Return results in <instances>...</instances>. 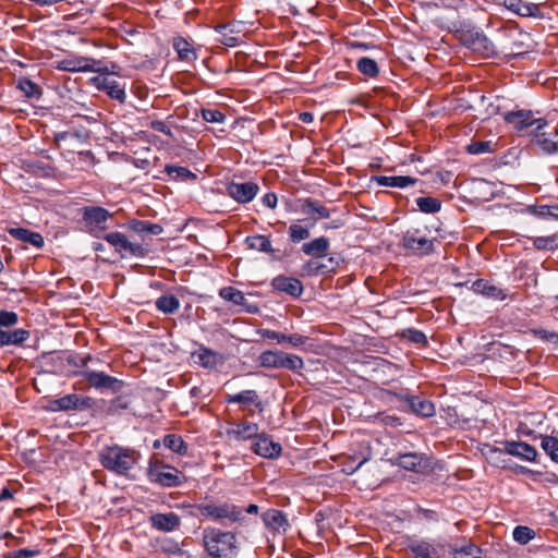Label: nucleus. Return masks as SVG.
<instances>
[{"instance_id": "nucleus-34", "label": "nucleus", "mask_w": 558, "mask_h": 558, "mask_svg": "<svg viewBox=\"0 0 558 558\" xmlns=\"http://www.w3.org/2000/svg\"><path fill=\"white\" fill-rule=\"evenodd\" d=\"M173 48L178 52L179 59L182 61L193 62L197 59V52L193 43H190L185 37H174Z\"/></svg>"}, {"instance_id": "nucleus-39", "label": "nucleus", "mask_w": 558, "mask_h": 558, "mask_svg": "<svg viewBox=\"0 0 558 558\" xmlns=\"http://www.w3.org/2000/svg\"><path fill=\"white\" fill-rule=\"evenodd\" d=\"M162 445L179 456H187L189 453V446L180 435H165L162 438Z\"/></svg>"}, {"instance_id": "nucleus-40", "label": "nucleus", "mask_w": 558, "mask_h": 558, "mask_svg": "<svg viewBox=\"0 0 558 558\" xmlns=\"http://www.w3.org/2000/svg\"><path fill=\"white\" fill-rule=\"evenodd\" d=\"M450 553L453 558H481L483 551L481 547L469 542L460 547L450 545Z\"/></svg>"}, {"instance_id": "nucleus-11", "label": "nucleus", "mask_w": 558, "mask_h": 558, "mask_svg": "<svg viewBox=\"0 0 558 558\" xmlns=\"http://www.w3.org/2000/svg\"><path fill=\"white\" fill-rule=\"evenodd\" d=\"M501 452H506L527 462H535L538 457V452L535 447L527 442L515 440H506L504 442L502 449L497 447H489L488 451L486 452V457L489 460H494V457Z\"/></svg>"}, {"instance_id": "nucleus-16", "label": "nucleus", "mask_w": 558, "mask_h": 558, "mask_svg": "<svg viewBox=\"0 0 558 558\" xmlns=\"http://www.w3.org/2000/svg\"><path fill=\"white\" fill-rule=\"evenodd\" d=\"M259 192V185L253 181L230 182L227 184V194L239 204L252 202Z\"/></svg>"}, {"instance_id": "nucleus-45", "label": "nucleus", "mask_w": 558, "mask_h": 558, "mask_svg": "<svg viewBox=\"0 0 558 558\" xmlns=\"http://www.w3.org/2000/svg\"><path fill=\"white\" fill-rule=\"evenodd\" d=\"M415 203L420 211L424 214H436L441 209V202L432 196L417 197Z\"/></svg>"}, {"instance_id": "nucleus-19", "label": "nucleus", "mask_w": 558, "mask_h": 558, "mask_svg": "<svg viewBox=\"0 0 558 558\" xmlns=\"http://www.w3.org/2000/svg\"><path fill=\"white\" fill-rule=\"evenodd\" d=\"M218 295L222 300L230 302L233 305L241 306L242 311L245 313L257 314L259 312V307L256 304L248 303L244 296V293L234 287L227 286L220 288Z\"/></svg>"}, {"instance_id": "nucleus-54", "label": "nucleus", "mask_w": 558, "mask_h": 558, "mask_svg": "<svg viewBox=\"0 0 558 558\" xmlns=\"http://www.w3.org/2000/svg\"><path fill=\"white\" fill-rule=\"evenodd\" d=\"M471 155H481L493 151V143L490 141L471 142L465 147Z\"/></svg>"}, {"instance_id": "nucleus-60", "label": "nucleus", "mask_w": 558, "mask_h": 558, "mask_svg": "<svg viewBox=\"0 0 558 558\" xmlns=\"http://www.w3.org/2000/svg\"><path fill=\"white\" fill-rule=\"evenodd\" d=\"M160 550L165 554L186 556L187 558H190L187 551L182 549L180 545L173 541L163 542V544L160 546Z\"/></svg>"}, {"instance_id": "nucleus-51", "label": "nucleus", "mask_w": 558, "mask_h": 558, "mask_svg": "<svg viewBox=\"0 0 558 558\" xmlns=\"http://www.w3.org/2000/svg\"><path fill=\"white\" fill-rule=\"evenodd\" d=\"M512 535L515 542L525 545L535 537V532L529 526L518 525L514 527Z\"/></svg>"}, {"instance_id": "nucleus-13", "label": "nucleus", "mask_w": 558, "mask_h": 558, "mask_svg": "<svg viewBox=\"0 0 558 558\" xmlns=\"http://www.w3.org/2000/svg\"><path fill=\"white\" fill-rule=\"evenodd\" d=\"M504 120L513 126L518 132L533 128L532 130H543L548 121L544 118L535 119L531 110L508 111L504 114Z\"/></svg>"}, {"instance_id": "nucleus-28", "label": "nucleus", "mask_w": 558, "mask_h": 558, "mask_svg": "<svg viewBox=\"0 0 558 558\" xmlns=\"http://www.w3.org/2000/svg\"><path fill=\"white\" fill-rule=\"evenodd\" d=\"M372 181L379 186L405 189L415 185L418 179L410 175H374L372 177Z\"/></svg>"}, {"instance_id": "nucleus-56", "label": "nucleus", "mask_w": 558, "mask_h": 558, "mask_svg": "<svg viewBox=\"0 0 558 558\" xmlns=\"http://www.w3.org/2000/svg\"><path fill=\"white\" fill-rule=\"evenodd\" d=\"M302 271L305 275L313 276V277L320 276V275L325 276L323 265L317 258H312V259L307 260L302 266Z\"/></svg>"}, {"instance_id": "nucleus-18", "label": "nucleus", "mask_w": 558, "mask_h": 558, "mask_svg": "<svg viewBox=\"0 0 558 558\" xmlns=\"http://www.w3.org/2000/svg\"><path fill=\"white\" fill-rule=\"evenodd\" d=\"M533 136L532 145L538 147L545 155L558 154V132L554 129L550 132L543 130H531L529 132Z\"/></svg>"}, {"instance_id": "nucleus-33", "label": "nucleus", "mask_w": 558, "mask_h": 558, "mask_svg": "<svg viewBox=\"0 0 558 558\" xmlns=\"http://www.w3.org/2000/svg\"><path fill=\"white\" fill-rule=\"evenodd\" d=\"M47 437L51 440L53 451L59 452L61 457L63 452H68V445L70 441V432L66 428L50 427Z\"/></svg>"}, {"instance_id": "nucleus-63", "label": "nucleus", "mask_w": 558, "mask_h": 558, "mask_svg": "<svg viewBox=\"0 0 558 558\" xmlns=\"http://www.w3.org/2000/svg\"><path fill=\"white\" fill-rule=\"evenodd\" d=\"M37 554H38V550L21 548V549L9 551V553L4 554V558H33Z\"/></svg>"}, {"instance_id": "nucleus-7", "label": "nucleus", "mask_w": 558, "mask_h": 558, "mask_svg": "<svg viewBox=\"0 0 558 558\" xmlns=\"http://www.w3.org/2000/svg\"><path fill=\"white\" fill-rule=\"evenodd\" d=\"M146 475L151 484L163 488L179 487L185 482V475L180 470L156 456L149 459Z\"/></svg>"}, {"instance_id": "nucleus-50", "label": "nucleus", "mask_w": 558, "mask_h": 558, "mask_svg": "<svg viewBox=\"0 0 558 558\" xmlns=\"http://www.w3.org/2000/svg\"><path fill=\"white\" fill-rule=\"evenodd\" d=\"M532 49H533V46L531 44L525 45V48H524L523 43L514 41L509 49L506 46H502V49L500 50V52L504 53L506 57L518 58V57L524 56Z\"/></svg>"}, {"instance_id": "nucleus-49", "label": "nucleus", "mask_w": 558, "mask_h": 558, "mask_svg": "<svg viewBox=\"0 0 558 558\" xmlns=\"http://www.w3.org/2000/svg\"><path fill=\"white\" fill-rule=\"evenodd\" d=\"M324 268L325 276H330L337 272L344 258L339 253H332L328 256L326 262H320Z\"/></svg>"}, {"instance_id": "nucleus-55", "label": "nucleus", "mask_w": 558, "mask_h": 558, "mask_svg": "<svg viewBox=\"0 0 558 558\" xmlns=\"http://www.w3.org/2000/svg\"><path fill=\"white\" fill-rule=\"evenodd\" d=\"M201 117L204 121L209 123H223L226 121V114L218 109H206L201 110Z\"/></svg>"}, {"instance_id": "nucleus-24", "label": "nucleus", "mask_w": 558, "mask_h": 558, "mask_svg": "<svg viewBox=\"0 0 558 558\" xmlns=\"http://www.w3.org/2000/svg\"><path fill=\"white\" fill-rule=\"evenodd\" d=\"M271 287L279 292H284L293 298L301 296L304 291L301 280L283 275L276 276L271 280Z\"/></svg>"}, {"instance_id": "nucleus-31", "label": "nucleus", "mask_w": 558, "mask_h": 558, "mask_svg": "<svg viewBox=\"0 0 558 558\" xmlns=\"http://www.w3.org/2000/svg\"><path fill=\"white\" fill-rule=\"evenodd\" d=\"M8 232L13 239L31 244L36 248H41L45 244L44 236L39 232L26 228H11Z\"/></svg>"}, {"instance_id": "nucleus-15", "label": "nucleus", "mask_w": 558, "mask_h": 558, "mask_svg": "<svg viewBox=\"0 0 558 558\" xmlns=\"http://www.w3.org/2000/svg\"><path fill=\"white\" fill-rule=\"evenodd\" d=\"M456 39L462 47L477 53L484 58H493L500 53L497 46L489 37H451Z\"/></svg>"}, {"instance_id": "nucleus-22", "label": "nucleus", "mask_w": 558, "mask_h": 558, "mask_svg": "<svg viewBox=\"0 0 558 558\" xmlns=\"http://www.w3.org/2000/svg\"><path fill=\"white\" fill-rule=\"evenodd\" d=\"M260 518L266 529L274 533H286L290 527L287 514L279 509H268Z\"/></svg>"}, {"instance_id": "nucleus-4", "label": "nucleus", "mask_w": 558, "mask_h": 558, "mask_svg": "<svg viewBox=\"0 0 558 558\" xmlns=\"http://www.w3.org/2000/svg\"><path fill=\"white\" fill-rule=\"evenodd\" d=\"M141 458L135 449L119 445L106 446L99 452L100 464L119 476H129Z\"/></svg>"}, {"instance_id": "nucleus-61", "label": "nucleus", "mask_w": 558, "mask_h": 558, "mask_svg": "<svg viewBox=\"0 0 558 558\" xmlns=\"http://www.w3.org/2000/svg\"><path fill=\"white\" fill-rule=\"evenodd\" d=\"M310 338L300 333L286 335V342L292 348H302L308 342Z\"/></svg>"}, {"instance_id": "nucleus-30", "label": "nucleus", "mask_w": 558, "mask_h": 558, "mask_svg": "<svg viewBox=\"0 0 558 558\" xmlns=\"http://www.w3.org/2000/svg\"><path fill=\"white\" fill-rule=\"evenodd\" d=\"M330 247L329 239L326 236L315 238L310 242L302 244L301 251L313 258H323L327 256V252Z\"/></svg>"}, {"instance_id": "nucleus-5", "label": "nucleus", "mask_w": 558, "mask_h": 558, "mask_svg": "<svg viewBox=\"0 0 558 558\" xmlns=\"http://www.w3.org/2000/svg\"><path fill=\"white\" fill-rule=\"evenodd\" d=\"M203 546L210 558H234L238 555L236 535L217 527H206Z\"/></svg>"}, {"instance_id": "nucleus-36", "label": "nucleus", "mask_w": 558, "mask_h": 558, "mask_svg": "<svg viewBox=\"0 0 558 558\" xmlns=\"http://www.w3.org/2000/svg\"><path fill=\"white\" fill-rule=\"evenodd\" d=\"M72 154H75V156L72 158V167H74L76 170L88 171L96 163L95 156L89 149H72Z\"/></svg>"}, {"instance_id": "nucleus-21", "label": "nucleus", "mask_w": 558, "mask_h": 558, "mask_svg": "<svg viewBox=\"0 0 558 558\" xmlns=\"http://www.w3.org/2000/svg\"><path fill=\"white\" fill-rule=\"evenodd\" d=\"M148 522L151 529L163 533L177 531L181 526V518L174 512L153 513Z\"/></svg>"}, {"instance_id": "nucleus-14", "label": "nucleus", "mask_w": 558, "mask_h": 558, "mask_svg": "<svg viewBox=\"0 0 558 558\" xmlns=\"http://www.w3.org/2000/svg\"><path fill=\"white\" fill-rule=\"evenodd\" d=\"M386 392L403 401L408 405L409 411L417 416L432 417L436 413L435 404L430 400L409 393H397L391 390H386Z\"/></svg>"}, {"instance_id": "nucleus-58", "label": "nucleus", "mask_w": 558, "mask_h": 558, "mask_svg": "<svg viewBox=\"0 0 558 558\" xmlns=\"http://www.w3.org/2000/svg\"><path fill=\"white\" fill-rule=\"evenodd\" d=\"M129 407L130 401L125 397L119 396L110 401L108 413L112 415L119 414L121 411L129 409Z\"/></svg>"}, {"instance_id": "nucleus-38", "label": "nucleus", "mask_w": 558, "mask_h": 558, "mask_svg": "<svg viewBox=\"0 0 558 558\" xmlns=\"http://www.w3.org/2000/svg\"><path fill=\"white\" fill-rule=\"evenodd\" d=\"M128 228L137 234H154L159 235L163 229L158 223H153L145 220L132 219L128 222Z\"/></svg>"}, {"instance_id": "nucleus-17", "label": "nucleus", "mask_w": 558, "mask_h": 558, "mask_svg": "<svg viewBox=\"0 0 558 558\" xmlns=\"http://www.w3.org/2000/svg\"><path fill=\"white\" fill-rule=\"evenodd\" d=\"M252 450L254 453L263 458L274 460L281 456L282 446L279 442L274 441L266 433H262L253 441Z\"/></svg>"}, {"instance_id": "nucleus-6", "label": "nucleus", "mask_w": 558, "mask_h": 558, "mask_svg": "<svg viewBox=\"0 0 558 558\" xmlns=\"http://www.w3.org/2000/svg\"><path fill=\"white\" fill-rule=\"evenodd\" d=\"M193 508L195 510L194 515L217 522L228 520L230 523H243L245 519L242 507L228 501L216 504L210 500L209 502L196 504Z\"/></svg>"}, {"instance_id": "nucleus-64", "label": "nucleus", "mask_w": 558, "mask_h": 558, "mask_svg": "<svg viewBox=\"0 0 558 558\" xmlns=\"http://www.w3.org/2000/svg\"><path fill=\"white\" fill-rule=\"evenodd\" d=\"M533 332L537 338L544 341L558 344V333L555 331H549L546 329H534Z\"/></svg>"}, {"instance_id": "nucleus-47", "label": "nucleus", "mask_w": 558, "mask_h": 558, "mask_svg": "<svg viewBox=\"0 0 558 558\" xmlns=\"http://www.w3.org/2000/svg\"><path fill=\"white\" fill-rule=\"evenodd\" d=\"M288 233L289 240L292 243H300L310 238V229L299 222L291 223Z\"/></svg>"}, {"instance_id": "nucleus-57", "label": "nucleus", "mask_w": 558, "mask_h": 558, "mask_svg": "<svg viewBox=\"0 0 558 558\" xmlns=\"http://www.w3.org/2000/svg\"><path fill=\"white\" fill-rule=\"evenodd\" d=\"M19 316L15 312L12 311H3L0 308V330H4V328L13 327L17 324Z\"/></svg>"}, {"instance_id": "nucleus-25", "label": "nucleus", "mask_w": 558, "mask_h": 558, "mask_svg": "<svg viewBox=\"0 0 558 558\" xmlns=\"http://www.w3.org/2000/svg\"><path fill=\"white\" fill-rule=\"evenodd\" d=\"M74 411L83 412L85 418L94 417L98 411V401L89 396L72 393V412Z\"/></svg>"}, {"instance_id": "nucleus-32", "label": "nucleus", "mask_w": 558, "mask_h": 558, "mask_svg": "<svg viewBox=\"0 0 558 558\" xmlns=\"http://www.w3.org/2000/svg\"><path fill=\"white\" fill-rule=\"evenodd\" d=\"M31 332L24 328H16L13 330H0V348L9 345H21L27 341Z\"/></svg>"}, {"instance_id": "nucleus-42", "label": "nucleus", "mask_w": 558, "mask_h": 558, "mask_svg": "<svg viewBox=\"0 0 558 558\" xmlns=\"http://www.w3.org/2000/svg\"><path fill=\"white\" fill-rule=\"evenodd\" d=\"M155 306L163 314H173L180 308V300L175 295L163 294L156 300Z\"/></svg>"}, {"instance_id": "nucleus-37", "label": "nucleus", "mask_w": 558, "mask_h": 558, "mask_svg": "<svg viewBox=\"0 0 558 558\" xmlns=\"http://www.w3.org/2000/svg\"><path fill=\"white\" fill-rule=\"evenodd\" d=\"M163 171L170 180L177 182H189L197 179L195 173H193L189 168L182 166L166 165Z\"/></svg>"}, {"instance_id": "nucleus-43", "label": "nucleus", "mask_w": 558, "mask_h": 558, "mask_svg": "<svg viewBox=\"0 0 558 558\" xmlns=\"http://www.w3.org/2000/svg\"><path fill=\"white\" fill-rule=\"evenodd\" d=\"M541 448L554 463H558V438L550 435H539Z\"/></svg>"}, {"instance_id": "nucleus-52", "label": "nucleus", "mask_w": 558, "mask_h": 558, "mask_svg": "<svg viewBox=\"0 0 558 558\" xmlns=\"http://www.w3.org/2000/svg\"><path fill=\"white\" fill-rule=\"evenodd\" d=\"M402 338L422 347H425L428 343L426 335L422 330L415 328L404 329L402 331Z\"/></svg>"}, {"instance_id": "nucleus-20", "label": "nucleus", "mask_w": 558, "mask_h": 558, "mask_svg": "<svg viewBox=\"0 0 558 558\" xmlns=\"http://www.w3.org/2000/svg\"><path fill=\"white\" fill-rule=\"evenodd\" d=\"M195 364L206 369H215L225 362V357L217 351H214L204 344H199L198 349L191 354Z\"/></svg>"}, {"instance_id": "nucleus-27", "label": "nucleus", "mask_w": 558, "mask_h": 558, "mask_svg": "<svg viewBox=\"0 0 558 558\" xmlns=\"http://www.w3.org/2000/svg\"><path fill=\"white\" fill-rule=\"evenodd\" d=\"M390 461L393 465L412 472H420L421 469L425 468L424 457L415 452L398 453Z\"/></svg>"}, {"instance_id": "nucleus-10", "label": "nucleus", "mask_w": 558, "mask_h": 558, "mask_svg": "<svg viewBox=\"0 0 558 558\" xmlns=\"http://www.w3.org/2000/svg\"><path fill=\"white\" fill-rule=\"evenodd\" d=\"M401 244L404 250L415 256H428L435 252V239L422 234L420 228H412L402 234Z\"/></svg>"}, {"instance_id": "nucleus-23", "label": "nucleus", "mask_w": 558, "mask_h": 558, "mask_svg": "<svg viewBox=\"0 0 558 558\" xmlns=\"http://www.w3.org/2000/svg\"><path fill=\"white\" fill-rule=\"evenodd\" d=\"M472 291L486 299L504 301L509 296L508 290L502 289L486 279H477L472 283Z\"/></svg>"}, {"instance_id": "nucleus-53", "label": "nucleus", "mask_w": 558, "mask_h": 558, "mask_svg": "<svg viewBox=\"0 0 558 558\" xmlns=\"http://www.w3.org/2000/svg\"><path fill=\"white\" fill-rule=\"evenodd\" d=\"M17 86L24 93V95L28 98L38 99L41 95V90H40L39 86L28 78L20 80Z\"/></svg>"}, {"instance_id": "nucleus-1", "label": "nucleus", "mask_w": 558, "mask_h": 558, "mask_svg": "<svg viewBox=\"0 0 558 558\" xmlns=\"http://www.w3.org/2000/svg\"><path fill=\"white\" fill-rule=\"evenodd\" d=\"M120 68L114 62H106L100 59L72 54V73H98L97 75L89 77L88 82L95 85L99 90L105 92L111 99H116L123 104L126 99L125 83H121L110 76V74H116V70Z\"/></svg>"}, {"instance_id": "nucleus-26", "label": "nucleus", "mask_w": 558, "mask_h": 558, "mask_svg": "<svg viewBox=\"0 0 558 558\" xmlns=\"http://www.w3.org/2000/svg\"><path fill=\"white\" fill-rule=\"evenodd\" d=\"M300 210L304 215L313 216L312 227L320 219H328L331 216V210L323 205L319 201L313 198H305L301 203Z\"/></svg>"}, {"instance_id": "nucleus-3", "label": "nucleus", "mask_w": 558, "mask_h": 558, "mask_svg": "<svg viewBox=\"0 0 558 558\" xmlns=\"http://www.w3.org/2000/svg\"><path fill=\"white\" fill-rule=\"evenodd\" d=\"M73 204L77 206L74 210L76 229L94 238L104 239L108 233L106 232L109 229L108 222L113 219V214L101 206Z\"/></svg>"}, {"instance_id": "nucleus-62", "label": "nucleus", "mask_w": 558, "mask_h": 558, "mask_svg": "<svg viewBox=\"0 0 558 558\" xmlns=\"http://www.w3.org/2000/svg\"><path fill=\"white\" fill-rule=\"evenodd\" d=\"M258 333L264 339L275 340V341H277V343H284L286 342V333L279 332L277 330L259 329Z\"/></svg>"}, {"instance_id": "nucleus-2", "label": "nucleus", "mask_w": 558, "mask_h": 558, "mask_svg": "<svg viewBox=\"0 0 558 558\" xmlns=\"http://www.w3.org/2000/svg\"><path fill=\"white\" fill-rule=\"evenodd\" d=\"M90 360V354H72V379H75L72 388L84 390L93 387L98 390H109L113 393L121 391L124 381L105 372L89 369L87 362Z\"/></svg>"}, {"instance_id": "nucleus-9", "label": "nucleus", "mask_w": 558, "mask_h": 558, "mask_svg": "<svg viewBox=\"0 0 558 558\" xmlns=\"http://www.w3.org/2000/svg\"><path fill=\"white\" fill-rule=\"evenodd\" d=\"M104 240L110 244L121 258H143L149 253V248L142 243L131 241L124 233L114 231L104 235Z\"/></svg>"}, {"instance_id": "nucleus-48", "label": "nucleus", "mask_w": 558, "mask_h": 558, "mask_svg": "<svg viewBox=\"0 0 558 558\" xmlns=\"http://www.w3.org/2000/svg\"><path fill=\"white\" fill-rule=\"evenodd\" d=\"M413 558H435L436 549L428 543L421 542L410 546Z\"/></svg>"}, {"instance_id": "nucleus-59", "label": "nucleus", "mask_w": 558, "mask_h": 558, "mask_svg": "<svg viewBox=\"0 0 558 558\" xmlns=\"http://www.w3.org/2000/svg\"><path fill=\"white\" fill-rule=\"evenodd\" d=\"M47 410L58 412L70 410V395L48 401Z\"/></svg>"}, {"instance_id": "nucleus-41", "label": "nucleus", "mask_w": 558, "mask_h": 558, "mask_svg": "<svg viewBox=\"0 0 558 558\" xmlns=\"http://www.w3.org/2000/svg\"><path fill=\"white\" fill-rule=\"evenodd\" d=\"M245 244L251 250L263 253H274L270 240L263 234L248 235L245 238Z\"/></svg>"}, {"instance_id": "nucleus-35", "label": "nucleus", "mask_w": 558, "mask_h": 558, "mask_svg": "<svg viewBox=\"0 0 558 558\" xmlns=\"http://www.w3.org/2000/svg\"><path fill=\"white\" fill-rule=\"evenodd\" d=\"M506 7L521 16H542L537 4L523 0H509Z\"/></svg>"}, {"instance_id": "nucleus-46", "label": "nucleus", "mask_w": 558, "mask_h": 558, "mask_svg": "<svg viewBox=\"0 0 558 558\" xmlns=\"http://www.w3.org/2000/svg\"><path fill=\"white\" fill-rule=\"evenodd\" d=\"M533 246L536 250L555 251L558 250V232L546 236H536L533 239Z\"/></svg>"}, {"instance_id": "nucleus-29", "label": "nucleus", "mask_w": 558, "mask_h": 558, "mask_svg": "<svg viewBox=\"0 0 558 558\" xmlns=\"http://www.w3.org/2000/svg\"><path fill=\"white\" fill-rule=\"evenodd\" d=\"M259 426L253 422L235 423L232 428L228 429V435L233 436L235 440H255L259 435Z\"/></svg>"}, {"instance_id": "nucleus-12", "label": "nucleus", "mask_w": 558, "mask_h": 558, "mask_svg": "<svg viewBox=\"0 0 558 558\" xmlns=\"http://www.w3.org/2000/svg\"><path fill=\"white\" fill-rule=\"evenodd\" d=\"M225 401L228 404H239L240 410L248 416H254L256 413L262 414L265 410L259 393L254 389H245L233 395H227Z\"/></svg>"}, {"instance_id": "nucleus-8", "label": "nucleus", "mask_w": 558, "mask_h": 558, "mask_svg": "<svg viewBox=\"0 0 558 558\" xmlns=\"http://www.w3.org/2000/svg\"><path fill=\"white\" fill-rule=\"evenodd\" d=\"M258 365L267 369H287L299 373L304 368V361L300 355L281 350H266L258 356Z\"/></svg>"}, {"instance_id": "nucleus-44", "label": "nucleus", "mask_w": 558, "mask_h": 558, "mask_svg": "<svg viewBox=\"0 0 558 558\" xmlns=\"http://www.w3.org/2000/svg\"><path fill=\"white\" fill-rule=\"evenodd\" d=\"M357 71L371 78L377 77L379 74V68L375 59L368 57H362L356 61Z\"/></svg>"}]
</instances>
